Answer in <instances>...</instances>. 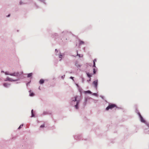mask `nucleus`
I'll return each mask as SVG.
<instances>
[{"instance_id":"f257e3e1","label":"nucleus","mask_w":149,"mask_h":149,"mask_svg":"<svg viewBox=\"0 0 149 149\" xmlns=\"http://www.w3.org/2000/svg\"><path fill=\"white\" fill-rule=\"evenodd\" d=\"M81 100V98L80 97L78 96H76L75 97V99L74 100H73V101L74 102L77 101V104L75 106V108L77 109H78V105L80 101Z\"/></svg>"},{"instance_id":"f03ea898","label":"nucleus","mask_w":149,"mask_h":149,"mask_svg":"<svg viewBox=\"0 0 149 149\" xmlns=\"http://www.w3.org/2000/svg\"><path fill=\"white\" fill-rule=\"evenodd\" d=\"M23 74V72H17L13 73H11L10 74V75L11 76H16L18 77H21V76Z\"/></svg>"},{"instance_id":"7ed1b4c3","label":"nucleus","mask_w":149,"mask_h":149,"mask_svg":"<svg viewBox=\"0 0 149 149\" xmlns=\"http://www.w3.org/2000/svg\"><path fill=\"white\" fill-rule=\"evenodd\" d=\"M114 107H117L116 105L114 104H110L106 108L107 110H108L109 109H112Z\"/></svg>"},{"instance_id":"20e7f679","label":"nucleus","mask_w":149,"mask_h":149,"mask_svg":"<svg viewBox=\"0 0 149 149\" xmlns=\"http://www.w3.org/2000/svg\"><path fill=\"white\" fill-rule=\"evenodd\" d=\"M93 84L94 85L95 88H97V80H95L93 81Z\"/></svg>"},{"instance_id":"39448f33","label":"nucleus","mask_w":149,"mask_h":149,"mask_svg":"<svg viewBox=\"0 0 149 149\" xmlns=\"http://www.w3.org/2000/svg\"><path fill=\"white\" fill-rule=\"evenodd\" d=\"M139 117L140 118L141 121L143 122H145V120L143 119L142 117L141 116V115L139 113Z\"/></svg>"},{"instance_id":"423d86ee","label":"nucleus","mask_w":149,"mask_h":149,"mask_svg":"<svg viewBox=\"0 0 149 149\" xmlns=\"http://www.w3.org/2000/svg\"><path fill=\"white\" fill-rule=\"evenodd\" d=\"M96 62V59H95L93 60V67H95V62Z\"/></svg>"},{"instance_id":"0eeeda50","label":"nucleus","mask_w":149,"mask_h":149,"mask_svg":"<svg viewBox=\"0 0 149 149\" xmlns=\"http://www.w3.org/2000/svg\"><path fill=\"white\" fill-rule=\"evenodd\" d=\"M44 80L42 79H41L39 81V83L40 84H42L44 83Z\"/></svg>"},{"instance_id":"6e6552de","label":"nucleus","mask_w":149,"mask_h":149,"mask_svg":"<svg viewBox=\"0 0 149 149\" xmlns=\"http://www.w3.org/2000/svg\"><path fill=\"white\" fill-rule=\"evenodd\" d=\"M33 110L32 109V110H31V114H32V115H31V117H34V114H33Z\"/></svg>"},{"instance_id":"1a4fd4ad","label":"nucleus","mask_w":149,"mask_h":149,"mask_svg":"<svg viewBox=\"0 0 149 149\" xmlns=\"http://www.w3.org/2000/svg\"><path fill=\"white\" fill-rule=\"evenodd\" d=\"M84 44V42L82 41H80L79 44L80 45H83V44Z\"/></svg>"},{"instance_id":"9d476101","label":"nucleus","mask_w":149,"mask_h":149,"mask_svg":"<svg viewBox=\"0 0 149 149\" xmlns=\"http://www.w3.org/2000/svg\"><path fill=\"white\" fill-rule=\"evenodd\" d=\"M32 75V73H29V74H28V75H27V77H31V76Z\"/></svg>"},{"instance_id":"9b49d317","label":"nucleus","mask_w":149,"mask_h":149,"mask_svg":"<svg viewBox=\"0 0 149 149\" xmlns=\"http://www.w3.org/2000/svg\"><path fill=\"white\" fill-rule=\"evenodd\" d=\"M8 84H6V83H4L3 84V86H5V87H7V86H8Z\"/></svg>"},{"instance_id":"f8f14e48","label":"nucleus","mask_w":149,"mask_h":149,"mask_svg":"<svg viewBox=\"0 0 149 149\" xmlns=\"http://www.w3.org/2000/svg\"><path fill=\"white\" fill-rule=\"evenodd\" d=\"M34 95V94L33 93H31L30 94H29V95L30 96H33Z\"/></svg>"},{"instance_id":"ddd939ff","label":"nucleus","mask_w":149,"mask_h":149,"mask_svg":"<svg viewBox=\"0 0 149 149\" xmlns=\"http://www.w3.org/2000/svg\"><path fill=\"white\" fill-rule=\"evenodd\" d=\"M87 76L89 77H91V75L90 74H89V73H87Z\"/></svg>"},{"instance_id":"4468645a","label":"nucleus","mask_w":149,"mask_h":149,"mask_svg":"<svg viewBox=\"0 0 149 149\" xmlns=\"http://www.w3.org/2000/svg\"><path fill=\"white\" fill-rule=\"evenodd\" d=\"M23 126V125H21L18 128V129H19L21 128Z\"/></svg>"},{"instance_id":"2eb2a0df","label":"nucleus","mask_w":149,"mask_h":149,"mask_svg":"<svg viewBox=\"0 0 149 149\" xmlns=\"http://www.w3.org/2000/svg\"><path fill=\"white\" fill-rule=\"evenodd\" d=\"M86 93H91V92L90 91H88L86 92Z\"/></svg>"},{"instance_id":"dca6fc26","label":"nucleus","mask_w":149,"mask_h":149,"mask_svg":"<svg viewBox=\"0 0 149 149\" xmlns=\"http://www.w3.org/2000/svg\"><path fill=\"white\" fill-rule=\"evenodd\" d=\"M44 127H45L44 125H41L40 126V127L41 128H42V127L43 128Z\"/></svg>"},{"instance_id":"f3484780","label":"nucleus","mask_w":149,"mask_h":149,"mask_svg":"<svg viewBox=\"0 0 149 149\" xmlns=\"http://www.w3.org/2000/svg\"><path fill=\"white\" fill-rule=\"evenodd\" d=\"M5 74H6V75H10V74H8V72H5Z\"/></svg>"},{"instance_id":"a211bd4d","label":"nucleus","mask_w":149,"mask_h":149,"mask_svg":"<svg viewBox=\"0 0 149 149\" xmlns=\"http://www.w3.org/2000/svg\"><path fill=\"white\" fill-rule=\"evenodd\" d=\"M96 71L95 70V69H93V72H94V74H95L96 73Z\"/></svg>"},{"instance_id":"6ab92c4d","label":"nucleus","mask_w":149,"mask_h":149,"mask_svg":"<svg viewBox=\"0 0 149 149\" xmlns=\"http://www.w3.org/2000/svg\"><path fill=\"white\" fill-rule=\"evenodd\" d=\"M77 56H79V57H82L83 56V55H81V56H80V54L79 55L78 53L77 54Z\"/></svg>"},{"instance_id":"aec40b11","label":"nucleus","mask_w":149,"mask_h":149,"mask_svg":"<svg viewBox=\"0 0 149 149\" xmlns=\"http://www.w3.org/2000/svg\"><path fill=\"white\" fill-rule=\"evenodd\" d=\"M62 56L61 55H60V56H59V57L60 58H62Z\"/></svg>"},{"instance_id":"412c9836","label":"nucleus","mask_w":149,"mask_h":149,"mask_svg":"<svg viewBox=\"0 0 149 149\" xmlns=\"http://www.w3.org/2000/svg\"><path fill=\"white\" fill-rule=\"evenodd\" d=\"M73 78H74V77H70V78H71V79H72L73 80H73Z\"/></svg>"},{"instance_id":"4be33fe9","label":"nucleus","mask_w":149,"mask_h":149,"mask_svg":"<svg viewBox=\"0 0 149 149\" xmlns=\"http://www.w3.org/2000/svg\"><path fill=\"white\" fill-rule=\"evenodd\" d=\"M10 16V15H8V17H9Z\"/></svg>"},{"instance_id":"5701e85b","label":"nucleus","mask_w":149,"mask_h":149,"mask_svg":"<svg viewBox=\"0 0 149 149\" xmlns=\"http://www.w3.org/2000/svg\"><path fill=\"white\" fill-rule=\"evenodd\" d=\"M76 85L77 86H78V85L77 84H76Z\"/></svg>"},{"instance_id":"b1692460","label":"nucleus","mask_w":149,"mask_h":149,"mask_svg":"<svg viewBox=\"0 0 149 149\" xmlns=\"http://www.w3.org/2000/svg\"><path fill=\"white\" fill-rule=\"evenodd\" d=\"M55 50H56V51H57V50H56V49Z\"/></svg>"},{"instance_id":"393cba45","label":"nucleus","mask_w":149,"mask_h":149,"mask_svg":"<svg viewBox=\"0 0 149 149\" xmlns=\"http://www.w3.org/2000/svg\"><path fill=\"white\" fill-rule=\"evenodd\" d=\"M55 50H56V51H57V50H56V49Z\"/></svg>"}]
</instances>
